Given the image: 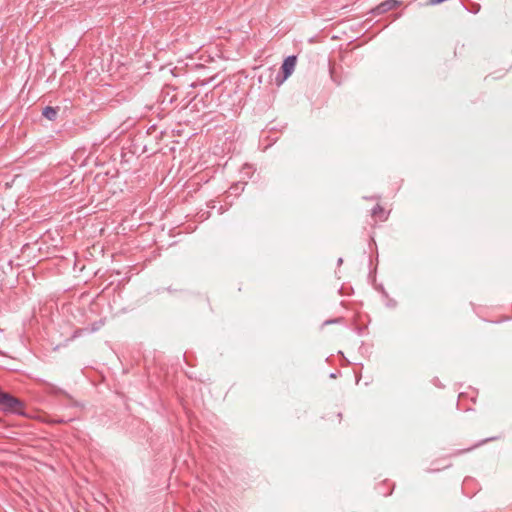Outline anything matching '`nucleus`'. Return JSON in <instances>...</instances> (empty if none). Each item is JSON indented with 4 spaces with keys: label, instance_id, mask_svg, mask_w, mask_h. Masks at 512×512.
<instances>
[{
    "label": "nucleus",
    "instance_id": "1a4fd4ad",
    "mask_svg": "<svg viewBox=\"0 0 512 512\" xmlns=\"http://www.w3.org/2000/svg\"><path fill=\"white\" fill-rule=\"evenodd\" d=\"M494 439H496V438L495 437H491V438H488L486 440H483V442H487V441L494 440Z\"/></svg>",
    "mask_w": 512,
    "mask_h": 512
},
{
    "label": "nucleus",
    "instance_id": "39448f33",
    "mask_svg": "<svg viewBox=\"0 0 512 512\" xmlns=\"http://www.w3.org/2000/svg\"><path fill=\"white\" fill-rule=\"evenodd\" d=\"M43 117L50 121H54L57 118L58 115V108L52 107V106H46L42 111Z\"/></svg>",
    "mask_w": 512,
    "mask_h": 512
},
{
    "label": "nucleus",
    "instance_id": "f03ea898",
    "mask_svg": "<svg viewBox=\"0 0 512 512\" xmlns=\"http://www.w3.org/2000/svg\"><path fill=\"white\" fill-rule=\"evenodd\" d=\"M296 61L297 57L295 55H290L284 59L281 66L282 76L279 74L276 76L278 85H281L293 73Z\"/></svg>",
    "mask_w": 512,
    "mask_h": 512
},
{
    "label": "nucleus",
    "instance_id": "423d86ee",
    "mask_svg": "<svg viewBox=\"0 0 512 512\" xmlns=\"http://www.w3.org/2000/svg\"><path fill=\"white\" fill-rule=\"evenodd\" d=\"M380 212H383V208L380 206V205H376L373 209H372V214L373 215H377L378 213Z\"/></svg>",
    "mask_w": 512,
    "mask_h": 512
},
{
    "label": "nucleus",
    "instance_id": "0eeeda50",
    "mask_svg": "<svg viewBox=\"0 0 512 512\" xmlns=\"http://www.w3.org/2000/svg\"><path fill=\"white\" fill-rule=\"evenodd\" d=\"M102 324V322L100 321L99 323H95L91 329L92 332H95L99 329L100 325Z\"/></svg>",
    "mask_w": 512,
    "mask_h": 512
},
{
    "label": "nucleus",
    "instance_id": "f257e3e1",
    "mask_svg": "<svg viewBox=\"0 0 512 512\" xmlns=\"http://www.w3.org/2000/svg\"><path fill=\"white\" fill-rule=\"evenodd\" d=\"M23 402L8 392H4L0 397V410L6 413L22 414Z\"/></svg>",
    "mask_w": 512,
    "mask_h": 512
},
{
    "label": "nucleus",
    "instance_id": "9b49d317",
    "mask_svg": "<svg viewBox=\"0 0 512 512\" xmlns=\"http://www.w3.org/2000/svg\"><path fill=\"white\" fill-rule=\"evenodd\" d=\"M342 262H343L342 258H339L338 259V265L342 264Z\"/></svg>",
    "mask_w": 512,
    "mask_h": 512
},
{
    "label": "nucleus",
    "instance_id": "20e7f679",
    "mask_svg": "<svg viewBox=\"0 0 512 512\" xmlns=\"http://www.w3.org/2000/svg\"><path fill=\"white\" fill-rule=\"evenodd\" d=\"M45 387L47 393L51 395H64L67 399L73 401V397L68 392L59 388L58 386L49 382H45Z\"/></svg>",
    "mask_w": 512,
    "mask_h": 512
},
{
    "label": "nucleus",
    "instance_id": "6e6552de",
    "mask_svg": "<svg viewBox=\"0 0 512 512\" xmlns=\"http://www.w3.org/2000/svg\"><path fill=\"white\" fill-rule=\"evenodd\" d=\"M340 321V318L338 319H334V320H328L325 322V324H333V323H336V322H339Z\"/></svg>",
    "mask_w": 512,
    "mask_h": 512
},
{
    "label": "nucleus",
    "instance_id": "f8f14e48",
    "mask_svg": "<svg viewBox=\"0 0 512 512\" xmlns=\"http://www.w3.org/2000/svg\"><path fill=\"white\" fill-rule=\"evenodd\" d=\"M72 405H74V406H78L79 404H78V402H77V401H73Z\"/></svg>",
    "mask_w": 512,
    "mask_h": 512
},
{
    "label": "nucleus",
    "instance_id": "9d476101",
    "mask_svg": "<svg viewBox=\"0 0 512 512\" xmlns=\"http://www.w3.org/2000/svg\"><path fill=\"white\" fill-rule=\"evenodd\" d=\"M330 378H336V373H331Z\"/></svg>",
    "mask_w": 512,
    "mask_h": 512
},
{
    "label": "nucleus",
    "instance_id": "ddd939ff",
    "mask_svg": "<svg viewBox=\"0 0 512 512\" xmlns=\"http://www.w3.org/2000/svg\"><path fill=\"white\" fill-rule=\"evenodd\" d=\"M198 512H200V511H198Z\"/></svg>",
    "mask_w": 512,
    "mask_h": 512
},
{
    "label": "nucleus",
    "instance_id": "7ed1b4c3",
    "mask_svg": "<svg viewBox=\"0 0 512 512\" xmlns=\"http://www.w3.org/2000/svg\"><path fill=\"white\" fill-rule=\"evenodd\" d=\"M398 4H399V2L397 0H386V1L382 2L381 4H379L374 9V12L376 14H383L387 11H390V10L396 8Z\"/></svg>",
    "mask_w": 512,
    "mask_h": 512
}]
</instances>
